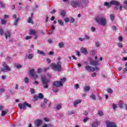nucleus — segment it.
Wrapping results in <instances>:
<instances>
[{
    "mask_svg": "<svg viewBox=\"0 0 127 127\" xmlns=\"http://www.w3.org/2000/svg\"><path fill=\"white\" fill-rule=\"evenodd\" d=\"M112 5H115V9L116 10H118V9L122 10V8H123V6L121 5V2L117 0H111L110 3L105 2L104 4V5L107 6L108 8L111 7Z\"/></svg>",
    "mask_w": 127,
    "mask_h": 127,
    "instance_id": "obj_1",
    "label": "nucleus"
},
{
    "mask_svg": "<svg viewBox=\"0 0 127 127\" xmlns=\"http://www.w3.org/2000/svg\"><path fill=\"white\" fill-rule=\"evenodd\" d=\"M51 67L54 71L61 72L62 71V63L61 62H58L57 64L52 63L51 64Z\"/></svg>",
    "mask_w": 127,
    "mask_h": 127,
    "instance_id": "obj_2",
    "label": "nucleus"
},
{
    "mask_svg": "<svg viewBox=\"0 0 127 127\" xmlns=\"http://www.w3.org/2000/svg\"><path fill=\"white\" fill-rule=\"evenodd\" d=\"M95 21L99 24L102 25V26L107 25V20L103 16H96L95 17Z\"/></svg>",
    "mask_w": 127,
    "mask_h": 127,
    "instance_id": "obj_3",
    "label": "nucleus"
},
{
    "mask_svg": "<svg viewBox=\"0 0 127 127\" xmlns=\"http://www.w3.org/2000/svg\"><path fill=\"white\" fill-rule=\"evenodd\" d=\"M41 80L42 81V84L44 86V89H48V83H49V80L47 79L46 77H42L41 78Z\"/></svg>",
    "mask_w": 127,
    "mask_h": 127,
    "instance_id": "obj_4",
    "label": "nucleus"
},
{
    "mask_svg": "<svg viewBox=\"0 0 127 127\" xmlns=\"http://www.w3.org/2000/svg\"><path fill=\"white\" fill-rule=\"evenodd\" d=\"M70 4L72 7H78L81 6V4L79 2V1L71 0L70 1Z\"/></svg>",
    "mask_w": 127,
    "mask_h": 127,
    "instance_id": "obj_5",
    "label": "nucleus"
},
{
    "mask_svg": "<svg viewBox=\"0 0 127 127\" xmlns=\"http://www.w3.org/2000/svg\"><path fill=\"white\" fill-rule=\"evenodd\" d=\"M2 66L3 67L1 69V71L2 72H5V71H10V67H9L5 63H2Z\"/></svg>",
    "mask_w": 127,
    "mask_h": 127,
    "instance_id": "obj_6",
    "label": "nucleus"
},
{
    "mask_svg": "<svg viewBox=\"0 0 127 127\" xmlns=\"http://www.w3.org/2000/svg\"><path fill=\"white\" fill-rule=\"evenodd\" d=\"M106 124L107 127H117V124H116L115 122L107 121L106 122Z\"/></svg>",
    "mask_w": 127,
    "mask_h": 127,
    "instance_id": "obj_7",
    "label": "nucleus"
},
{
    "mask_svg": "<svg viewBox=\"0 0 127 127\" xmlns=\"http://www.w3.org/2000/svg\"><path fill=\"white\" fill-rule=\"evenodd\" d=\"M29 74L32 77H34L35 80H36L38 78V75L34 72V69H31L29 71Z\"/></svg>",
    "mask_w": 127,
    "mask_h": 127,
    "instance_id": "obj_8",
    "label": "nucleus"
},
{
    "mask_svg": "<svg viewBox=\"0 0 127 127\" xmlns=\"http://www.w3.org/2000/svg\"><path fill=\"white\" fill-rule=\"evenodd\" d=\"M84 69L86 70V71H88V72H94L95 71V69L93 66L88 65L84 67Z\"/></svg>",
    "mask_w": 127,
    "mask_h": 127,
    "instance_id": "obj_9",
    "label": "nucleus"
},
{
    "mask_svg": "<svg viewBox=\"0 0 127 127\" xmlns=\"http://www.w3.org/2000/svg\"><path fill=\"white\" fill-rule=\"evenodd\" d=\"M43 121L41 119H37L35 121V127H40L42 125Z\"/></svg>",
    "mask_w": 127,
    "mask_h": 127,
    "instance_id": "obj_10",
    "label": "nucleus"
},
{
    "mask_svg": "<svg viewBox=\"0 0 127 127\" xmlns=\"http://www.w3.org/2000/svg\"><path fill=\"white\" fill-rule=\"evenodd\" d=\"M4 34L5 35V37L6 39H7L8 37H11V33L8 29L6 30V32H5Z\"/></svg>",
    "mask_w": 127,
    "mask_h": 127,
    "instance_id": "obj_11",
    "label": "nucleus"
},
{
    "mask_svg": "<svg viewBox=\"0 0 127 127\" xmlns=\"http://www.w3.org/2000/svg\"><path fill=\"white\" fill-rule=\"evenodd\" d=\"M53 86H55V87H61V86H63V83L60 81H56L53 82Z\"/></svg>",
    "mask_w": 127,
    "mask_h": 127,
    "instance_id": "obj_12",
    "label": "nucleus"
},
{
    "mask_svg": "<svg viewBox=\"0 0 127 127\" xmlns=\"http://www.w3.org/2000/svg\"><path fill=\"white\" fill-rule=\"evenodd\" d=\"M90 65H92V66H95V67L96 66H98L99 65V61H92L90 62Z\"/></svg>",
    "mask_w": 127,
    "mask_h": 127,
    "instance_id": "obj_13",
    "label": "nucleus"
},
{
    "mask_svg": "<svg viewBox=\"0 0 127 127\" xmlns=\"http://www.w3.org/2000/svg\"><path fill=\"white\" fill-rule=\"evenodd\" d=\"M26 107L28 108H31V104L27 103V102L23 103V110H26Z\"/></svg>",
    "mask_w": 127,
    "mask_h": 127,
    "instance_id": "obj_14",
    "label": "nucleus"
},
{
    "mask_svg": "<svg viewBox=\"0 0 127 127\" xmlns=\"http://www.w3.org/2000/svg\"><path fill=\"white\" fill-rule=\"evenodd\" d=\"M80 51L82 53H83V54H85V55L88 54L87 48L81 47V48L80 49Z\"/></svg>",
    "mask_w": 127,
    "mask_h": 127,
    "instance_id": "obj_15",
    "label": "nucleus"
},
{
    "mask_svg": "<svg viewBox=\"0 0 127 127\" xmlns=\"http://www.w3.org/2000/svg\"><path fill=\"white\" fill-rule=\"evenodd\" d=\"M8 113V110L5 109V110H3L1 112V117H4L6 115V113Z\"/></svg>",
    "mask_w": 127,
    "mask_h": 127,
    "instance_id": "obj_16",
    "label": "nucleus"
},
{
    "mask_svg": "<svg viewBox=\"0 0 127 127\" xmlns=\"http://www.w3.org/2000/svg\"><path fill=\"white\" fill-rule=\"evenodd\" d=\"M26 57L28 59L31 60L34 57V55L33 54H30L28 56H26Z\"/></svg>",
    "mask_w": 127,
    "mask_h": 127,
    "instance_id": "obj_17",
    "label": "nucleus"
},
{
    "mask_svg": "<svg viewBox=\"0 0 127 127\" xmlns=\"http://www.w3.org/2000/svg\"><path fill=\"white\" fill-rule=\"evenodd\" d=\"M99 126V123L98 121H96L95 122H93V124L91 125V127H97Z\"/></svg>",
    "mask_w": 127,
    "mask_h": 127,
    "instance_id": "obj_18",
    "label": "nucleus"
},
{
    "mask_svg": "<svg viewBox=\"0 0 127 127\" xmlns=\"http://www.w3.org/2000/svg\"><path fill=\"white\" fill-rule=\"evenodd\" d=\"M82 101L80 100H77L76 101H75L74 103H73V105L74 106V107H76V106H77V105H78V104H80V103H81Z\"/></svg>",
    "mask_w": 127,
    "mask_h": 127,
    "instance_id": "obj_19",
    "label": "nucleus"
},
{
    "mask_svg": "<svg viewBox=\"0 0 127 127\" xmlns=\"http://www.w3.org/2000/svg\"><path fill=\"white\" fill-rule=\"evenodd\" d=\"M58 22L61 26H64V22H63L61 20H58Z\"/></svg>",
    "mask_w": 127,
    "mask_h": 127,
    "instance_id": "obj_20",
    "label": "nucleus"
},
{
    "mask_svg": "<svg viewBox=\"0 0 127 127\" xmlns=\"http://www.w3.org/2000/svg\"><path fill=\"white\" fill-rule=\"evenodd\" d=\"M90 86H86L84 87V92H88V91H90Z\"/></svg>",
    "mask_w": 127,
    "mask_h": 127,
    "instance_id": "obj_21",
    "label": "nucleus"
},
{
    "mask_svg": "<svg viewBox=\"0 0 127 127\" xmlns=\"http://www.w3.org/2000/svg\"><path fill=\"white\" fill-rule=\"evenodd\" d=\"M110 17L111 21H114V19H115V14H110Z\"/></svg>",
    "mask_w": 127,
    "mask_h": 127,
    "instance_id": "obj_22",
    "label": "nucleus"
},
{
    "mask_svg": "<svg viewBox=\"0 0 127 127\" xmlns=\"http://www.w3.org/2000/svg\"><path fill=\"white\" fill-rule=\"evenodd\" d=\"M37 53L40 54V55H45V53L42 51L38 50Z\"/></svg>",
    "mask_w": 127,
    "mask_h": 127,
    "instance_id": "obj_23",
    "label": "nucleus"
},
{
    "mask_svg": "<svg viewBox=\"0 0 127 127\" xmlns=\"http://www.w3.org/2000/svg\"><path fill=\"white\" fill-rule=\"evenodd\" d=\"M30 34H31V35H34V34H35V33H36V32L35 31V30H33V29H31L30 30Z\"/></svg>",
    "mask_w": 127,
    "mask_h": 127,
    "instance_id": "obj_24",
    "label": "nucleus"
},
{
    "mask_svg": "<svg viewBox=\"0 0 127 127\" xmlns=\"http://www.w3.org/2000/svg\"><path fill=\"white\" fill-rule=\"evenodd\" d=\"M53 92H54V93H58V92H59V89L57 88L53 87Z\"/></svg>",
    "mask_w": 127,
    "mask_h": 127,
    "instance_id": "obj_25",
    "label": "nucleus"
},
{
    "mask_svg": "<svg viewBox=\"0 0 127 127\" xmlns=\"http://www.w3.org/2000/svg\"><path fill=\"white\" fill-rule=\"evenodd\" d=\"M124 106V102L120 101L119 102V107L121 109H123Z\"/></svg>",
    "mask_w": 127,
    "mask_h": 127,
    "instance_id": "obj_26",
    "label": "nucleus"
},
{
    "mask_svg": "<svg viewBox=\"0 0 127 127\" xmlns=\"http://www.w3.org/2000/svg\"><path fill=\"white\" fill-rule=\"evenodd\" d=\"M59 46L60 47V48H63V47H64V43L63 42H60L59 44Z\"/></svg>",
    "mask_w": 127,
    "mask_h": 127,
    "instance_id": "obj_27",
    "label": "nucleus"
},
{
    "mask_svg": "<svg viewBox=\"0 0 127 127\" xmlns=\"http://www.w3.org/2000/svg\"><path fill=\"white\" fill-rule=\"evenodd\" d=\"M38 98L39 99H40V100H42V99H43L44 97H43V94L42 93H39L38 94Z\"/></svg>",
    "mask_w": 127,
    "mask_h": 127,
    "instance_id": "obj_28",
    "label": "nucleus"
},
{
    "mask_svg": "<svg viewBox=\"0 0 127 127\" xmlns=\"http://www.w3.org/2000/svg\"><path fill=\"white\" fill-rule=\"evenodd\" d=\"M27 22L28 23H32V24H33V22L32 21V18L29 17V19H28V20L27 21Z\"/></svg>",
    "mask_w": 127,
    "mask_h": 127,
    "instance_id": "obj_29",
    "label": "nucleus"
},
{
    "mask_svg": "<svg viewBox=\"0 0 127 127\" xmlns=\"http://www.w3.org/2000/svg\"><path fill=\"white\" fill-rule=\"evenodd\" d=\"M87 3H88V0H82V2L81 3V4H84V5H87Z\"/></svg>",
    "mask_w": 127,
    "mask_h": 127,
    "instance_id": "obj_30",
    "label": "nucleus"
},
{
    "mask_svg": "<svg viewBox=\"0 0 127 127\" xmlns=\"http://www.w3.org/2000/svg\"><path fill=\"white\" fill-rule=\"evenodd\" d=\"M4 34V31L2 28H0V35H3Z\"/></svg>",
    "mask_w": 127,
    "mask_h": 127,
    "instance_id": "obj_31",
    "label": "nucleus"
},
{
    "mask_svg": "<svg viewBox=\"0 0 127 127\" xmlns=\"http://www.w3.org/2000/svg\"><path fill=\"white\" fill-rule=\"evenodd\" d=\"M18 21H19V18H17V19L14 22V25L16 26L17 25V23H18Z\"/></svg>",
    "mask_w": 127,
    "mask_h": 127,
    "instance_id": "obj_32",
    "label": "nucleus"
},
{
    "mask_svg": "<svg viewBox=\"0 0 127 127\" xmlns=\"http://www.w3.org/2000/svg\"><path fill=\"white\" fill-rule=\"evenodd\" d=\"M60 82H61V83H62V84H63V83H64V82H65V81H66V77H64L63 78H61L60 80Z\"/></svg>",
    "mask_w": 127,
    "mask_h": 127,
    "instance_id": "obj_33",
    "label": "nucleus"
},
{
    "mask_svg": "<svg viewBox=\"0 0 127 127\" xmlns=\"http://www.w3.org/2000/svg\"><path fill=\"white\" fill-rule=\"evenodd\" d=\"M24 82L25 83H26V84H28V83H29V80L28 79V78L27 77H25L24 78Z\"/></svg>",
    "mask_w": 127,
    "mask_h": 127,
    "instance_id": "obj_34",
    "label": "nucleus"
},
{
    "mask_svg": "<svg viewBox=\"0 0 127 127\" xmlns=\"http://www.w3.org/2000/svg\"><path fill=\"white\" fill-rule=\"evenodd\" d=\"M38 96L36 95H34V102H36V101H38Z\"/></svg>",
    "mask_w": 127,
    "mask_h": 127,
    "instance_id": "obj_35",
    "label": "nucleus"
},
{
    "mask_svg": "<svg viewBox=\"0 0 127 127\" xmlns=\"http://www.w3.org/2000/svg\"><path fill=\"white\" fill-rule=\"evenodd\" d=\"M65 14L66 12L64 10L62 11V12H61V15H62V16H63L64 17V16H65Z\"/></svg>",
    "mask_w": 127,
    "mask_h": 127,
    "instance_id": "obj_36",
    "label": "nucleus"
},
{
    "mask_svg": "<svg viewBox=\"0 0 127 127\" xmlns=\"http://www.w3.org/2000/svg\"><path fill=\"white\" fill-rule=\"evenodd\" d=\"M75 19L73 17H71L70 19H69V22L70 23H73V22H74Z\"/></svg>",
    "mask_w": 127,
    "mask_h": 127,
    "instance_id": "obj_37",
    "label": "nucleus"
},
{
    "mask_svg": "<svg viewBox=\"0 0 127 127\" xmlns=\"http://www.w3.org/2000/svg\"><path fill=\"white\" fill-rule=\"evenodd\" d=\"M107 92H108L109 94H112L113 90L111 88H108L107 90Z\"/></svg>",
    "mask_w": 127,
    "mask_h": 127,
    "instance_id": "obj_38",
    "label": "nucleus"
},
{
    "mask_svg": "<svg viewBox=\"0 0 127 127\" xmlns=\"http://www.w3.org/2000/svg\"><path fill=\"white\" fill-rule=\"evenodd\" d=\"M1 23L2 24L5 25L6 24V20H5L4 19H1Z\"/></svg>",
    "mask_w": 127,
    "mask_h": 127,
    "instance_id": "obj_39",
    "label": "nucleus"
},
{
    "mask_svg": "<svg viewBox=\"0 0 127 127\" xmlns=\"http://www.w3.org/2000/svg\"><path fill=\"white\" fill-rule=\"evenodd\" d=\"M18 107H19V109L20 110H21V109H22V108H23V104H22V103H19Z\"/></svg>",
    "mask_w": 127,
    "mask_h": 127,
    "instance_id": "obj_40",
    "label": "nucleus"
},
{
    "mask_svg": "<svg viewBox=\"0 0 127 127\" xmlns=\"http://www.w3.org/2000/svg\"><path fill=\"white\" fill-rule=\"evenodd\" d=\"M98 115L100 117H102V116H104V113H103V111H100L98 112Z\"/></svg>",
    "mask_w": 127,
    "mask_h": 127,
    "instance_id": "obj_41",
    "label": "nucleus"
},
{
    "mask_svg": "<svg viewBox=\"0 0 127 127\" xmlns=\"http://www.w3.org/2000/svg\"><path fill=\"white\" fill-rule=\"evenodd\" d=\"M126 73H127V67H125L122 72L123 74H126Z\"/></svg>",
    "mask_w": 127,
    "mask_h": 127,
    "instance_id": "obj_42",
    "label": "nucleus"
},
{
    "mask_svg": "<svg viewBox=\"0 0 127 127\" xmlns=\"http://www.w3.org/2000/svg\"><path fill=\"white\" fill-rule=\"evenodd\" d=\"M44 121L45 122H47V123H48L50 121V120L49 119V118L45 117V118H44Z\"/></svg>",
    "mask_w": 127,
    "mask_h": 127,
    "instance_id": "obj_43",
    "label": "nucleus"
},
{
    "mask_svg": "<svg viewBox=\"0 0 127 127\" xmlns=\"http://www.w3.org/2000/svg\"><path fill=\"white\" fill-rule=\"evenodd\" d=\"M62 108V105L61 104H58L57 106V110H60V109H61Z\"/></svg>",
    "mask_w": 127,
    "mask_h": 127,
    "instance_id": "obj_44",
    "label": "nucleus"
},
{
    "mask_svg": "<svg viewBox=\"0 0 127 127\" xmlns=\"http://www.w3.org/2000/svg\"><path fill=\"white\" fill-rule=\"evenodd\" d=\"M86 39L89 40L90 39V36H89L88 35H86L84 36V40H86Z\"/></svg>",
    "mask_w": 127,
    "mask_h": 127,
    "instance_id": "obj_45",
    "label": "nucleus"
},
{
    "mask_svg": "<svg viewBox=\"0 0 127 127\" xmlns=\"http://www.w3.org/2000/svg\"><path fill=\"white\" fill-rule=\"evenodd\" d=\"M91 98H92V100H94V101H96V96H95V95L92 94L91 96Z\"/></svg>",
    "mask_w": 127,
    "mask_h": 127,
    "instance_id": "obj_46",
    "label": "nucleus"
},
{
    "mask_svg": "<svg viewBox=\"0 0 127 127\" xmlns=\"http://www.w3.org/2000/svg\"><path fill=\"white\" fill-rule=\"evenodd\" d=\"M89 121V118H85L84 119H83V123L85 124L87 123Z\"/></svg>",
    "mask_w": 127,
    "mask_h": 127,
    "instance_id": "obj_47",
    "label": "nucleus"
},
{
    "mask_svg": "<svg viewBox=\"0 0 127 127\" xmlns=\"http://www.w3.org/2000/svg\"><path fill=\"white\" fill-rule=\"evenodd\" d=\"M32 38V36H26L25 37V39H26V40H29V39H31Z\"/></svg>",
    "mask_w": 127,
    "mask_h": 127,
    "instance_id": "obj_48",
    "label": "nucleus"
},
{
    "mask_svg": "<svg viewBox=\"0 0 127 127\" xmlns=\"http://www.w3.org/2000/svg\"><path fill=\"white\" fill-rule=\"evenodd\" d=\"M2 93H4V89L3 88H1L0 89V95H1Z\"/></svg>",
    "mask_w": 127,
    "mask_h": 127,
    "instance_id": "obj_49",
    "label": "nucleus"
},
{
    "mask_svg": "<svg viewBox=\"0 0 127 127\" xmlns=\"http://www.w3.org/2000/svg\"><path fill=\"white\" fill-rule=\"evenodd\" d=\"M91 29L92 32H95L96 31V28L94 27H91Z\"/></svg>",
    "mask_w": 127,
    "mask_h": 127,
    "instance_id": "obj_50",
    "label": "nucleus"
},
{
    "mask_svg": "<svg viewBox=\"0 0 127 127\" xmlns=\"http://www.w3.org/2000/svg\"><path fill=\"white\" fill-rule=\"evenodd\" d=\"M69 20H70V19H69V18H68V17L64 18V21H65V22L67 23L68 21H69Z\"/></svg>",
    "mask_w": 127,
    "mask_h": 127,
    "instance_id": "obj_51",
    "label": "nucleus"
},
{
    "mask_svg": "<svg viewBox=\"0 0 127 127\" xmlns=\"http://www.w3.org/2000/svg\"><path fill=\"white\" fill-rule=\"evenodd\" d=\"M118 47H121L123 48V44L122 43H118Z\"/></svg>",
    "mask_w": 127,
    "mask_h": 127,
    "instance_id": "obj_52",
    "label": "nucleus"
},
{
    "mask_svg": "<svg viewBox=\"0 0 127 127\" xmlns=\"http://www.w3.org/2000/svg\"><path fill=\"white\" fill-rule=\"evenodd\" d=\"M16 68L17 69H20V68H22V65L21 64H18L16 65Z\"/></svg>",
    "mask_w": 127,
    "mask_h": 127,
    "instance_id": "obj_53",
    "label": "nucleus"
},
{
    "mask_svg": "<svg viewBox=\"0 0 127 127\" xmlns=\"http://www.w3.org/2000/svg\"><path fill=\"white\" fill-rule=\"evenodd\" d=\"M51 30L52 31L55 30V27L54 26V25L51 26Z\"/></svg>",
    "mask_w": 127,
    "mask_h": 127,
    "instance_id": "obj_54",
    "label": "nucleus"
},
{
    "mask_svg": "<svg viewBox=\"0 0 127 127\" xmlns=\"http://www.w3.org/2000/svg\"><path fill=\"white\" fill-rule=\"evenodd\" d=\"M95 46L96 47H100V43L99 42H96L95 44Z\"/></svg>",
    "mask_w": 127,
    "mask_h": 127,
    "instance_id": "obj_55",
    "label": "nucleus"
},
{
    "mask_svg": "<svg viewBox=\"0 0 127 127\" xmlns=\"http://www.w3.org/2000/svg\"><path fill=\"white\" fill-rule=\"evenodd\" d=\"M42 71V69H41V68H38L37 73H38V74H40V73H41Z\"/></svg>",
    "mask_w": 127,
    "mask_h": 127,
    "instance_id": "obj_56",
    "label": "nucleus"
},
{
    "mask_svg": "<svg viewBox=\"0 0 127 127\" xmlns=\"http://www.w3.org/2000/svg\"><path fill=\"white\" fill-rule=\"evenodd\" d=\"M92 77H93V78L94 77H96V76H97V73L96 72H93L92 75H91Z\"/></svg>",
    "mask_w": 127,
    "mask_h": 127,
    "instance_id": "obj_57",
    "label": "nucleus"
},
{
    "mask_svg": "<svg viewBox=\"0 0 127 127\" xmlns=\"http://www.w3.org/2000/svg\"><path fill=\"white\" fill-rule=\"evenodd\" d=\"M30 90L31 94H35V91H34V89L33 88H31Z\"/></svg>",
    "mask_w": 127,
    "mask_h": 127,
    "instance_id": "obj_58",
    "label": "nucleus"
},
{
    "mask_svg": "<svg viewBox=\"0 0 127 127\" xmlns=\"http://www.w3.org/2000/svg\"><path fill=\"white\" fill-rule=\"evenodd\" d=\"M50 69V67H46L44 68V72H47L48 70Z\"/></svg>",
    "mask_w": 127,
    "mask_h": 127,
    "instance_id": "obj_59",
    "label": "nucleus"
},
{
    "mask_svg": "<svg viewBox=\"0 0 127 127\" xmlns=\"http://www.w3.org/2000/svg\"><path fill=\"white\" fill-rule=\"evenodd\" d=\"M46 60H47L48 64H49V63H51V60H50V59L47 58Z\"/></svg>",
    "mask_w": 127,
    "mask_h": 127,
    "instance_id": "obj_60",
    "label": "nucleus"
},
{
    "mask_svg": "<svg viewBox=\"0 0 127 127\" xmlns=\"http://www.w3.org/2000/svg\"><path fill=\"white\" fill-rule=\"evenodd\" d=\"M44 101L45 104H47V103H48V102H49V100L46 98H45L44 99Z\"/></svg>",
    "mask_w": 127,
    "mask_h": 127,
    "instance_id": "obj_61",
    "label": "nucleus"
},
{
    "mask_svg": "<svg viewBox=\"0 0 127 127\" xmlns=\"http://www.w3.org/2000/svg\"><path fill=\"white\" fill-rule=\"evenodd\" d=\"M123 38L122 36H120L119 37V41H123Z\"/></svg>",
    "mask_w": 127,
    "mask_h": 127,
    "instance_id": "obj_62",
    "label": "nucleus"
},
{
    "mask_svg": "<svg viewBox=\"0 0 127 127\" xmlns=\"http://www.w3.org/2000/svg\"><path fill=\"white\" fill-rule=\"evenodd\" d=\"M41 106L42 107V108H45V104H44V103H42L41 104Z\"/></svg>",
    "mask_w": 127,
    "mask_h": 127,
    "instance_id": "obj_63",
    "label": "nucleus"
},
{
    "mask_svg": "<svg viewBox=\"0 0 127 127\" xmlns=\"http://www.w3.org/2000/svg\"><path fill=\"white\" fill-rule=\"evenodd\" d=\"M74 86L75 87L76 89H79V84H75L74 85Z\"/></svg>",
    "mask_w": 127,
    "mask_h": 127,
    "instance_id": "obj_64",
    "label": "nucleus"
}]
</instances>
